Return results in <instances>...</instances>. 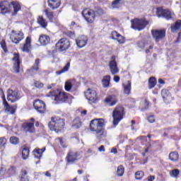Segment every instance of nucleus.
Segmentation results:
<instances>
[{
	"instance_id": "obj_1",
	"label": "nucleus",
	"mask_w": 181,
	"mask_h": 181,
	"mask_svg": "<svg viewBox=\"0 0 181 181\" xmlns=\"http://www.w3.org/2000/svg\"><path fill=\"white\" fill-rule=\"evenodd\" d=\"M0 9L3 15L9 13L11 16H16L18 12L21 11V4L18 1H12L11 4L8 1H3L0 3Z\"/></svg>"
},
{
	"instance_id": "obj_2",
	"label": "nucleus",
	"mask_w": 181,
	"mask_h": 181,
	"mask_svg": "<svg viewBox=\"0 0 181 181\" xmlns=\"http://www.w3.org/2000/svg\"><path fill=\"white\" fill-rule=\"evenodd\" d=\"M104 119H94L90 122V129L93 132H96L98 139H101L104 135V129L103 127L105 124Z\"/></svg>"
},
{
	"instance_id": "obj_3",
	"label": "nucleus",
	"mask_w": 181,
	"mask_h": 181,
	"mask_svg": "<svg viewBox=\"0 0 181 181\" xmlns=\"http://www.w3.org/2000/svg\"><path fill=\"white\" fill-rule=\"evenodd\" d=\"M49 128L58 134L64 128V120L59 117H52L49 123Z\"/></svg>"
},
{
	"instance_id": "obj_4",
	"label": "nucleus",
	"mask_w": 181,
	"mask_h": 181,
	"mask_svg": "<svg viewBox=\"0 0 181 181\" xmlns=\"http://www.w3.org/2000/svg\"><path fill=\"white\" fill-rule=\"evenodd\" d=\"M124 107L117 106L112 112L113 125L117 127L119 122L124 119Z\"/></svg>"
},
{
	"instance_id": "obj_5",
	"label": "nucleus",
	"mask_w": 181,
	"mask_h": 181,
	"mask_svg": "<svg viewBox=\"0 0 181 181\" xmlns=\"http://www.w3.org/2000/svg\"><path fill=\"white\" fill-rule=\"evenodd\" d=\"M50 96L52 97V100H54L57 103H66L69 100V93L62 92L59 90L51 92Z\"/></svg>"
},
{
	"instance_id": "obj_6",
	"label": "nucleus",
	"mask_w": 181,
	"mask_h": 181,
	"mask_svg": "<svg viewBox=\"0 0 181 181\" xmlns=\"http://www.w3.org/2000/svg\"><path fill=\"white\" fill-rule=\"evenodd\" d=\"M131 22L132 28L134 29V30H142L145 29L147 25H149V21H146L145 18H135L132 20Z\"/></svg>"
},
{
	"instance_id": "obj_7",
	"label": "nucleus",
	"mask_w": 181,
	"mask_h": 181,
	"mask_svg": "<svg viewBox=\"0 0 181 181\" xmlns=\"http://www.w3.org/2000/svg\"><path fill=\"white\" fill-rule=\"evenodd\" d=\"M70 40L67 38H61L56 44L57 50H59V52H66V50H69L71 47Z\"/></svg>"
},
{
	"instance_id": "obj_8",
	"label": "nucleus",
	"mask_w": 181,
	"mask_h": 181,
	"mask_svg": "<svg viewBox=\"0 0 181 181\" xmlns=\"http://www.w3.org/2000/svg\"><path fill=\"white\" fill-rule=\"evenodd\" d=\"M82 16L88 23H93L95 21V11L90 8H85L82 11Z\"/></svg>"
},
{
	"instance_id": "obj_9",
	"label": "nucleus",
	"mask_w": 181,
	"mask_h": 181,
	"mask_svg": "<svg viewBox=\"0 0 181 181\" xmlns=\"http://www.w3.org/2000/svg\"><path fill=\"white\" fill-rule=\"evenodd\" d=\"M23 32L12 30L10 34V39L13 43L18 45L24 39Z\"/></svg>"
},
{
	"instance_id": "obj_10",
	"label": "nucleus",
	"mask_w": 181,
	"mask_h": 181,
	"mask_svg": "<svg viewBox=\"0 0 181 181\" xmlns=\"http://www.w3.org/2000/svg\"><path fill=\"white\" fill-rule=\"evenodd\" d=\"M85 97L88 100L90 104H94V103H97L98 100V96H97V92L94 89L88 88L84 93Z\"/></svg>"
},
{
	"instance_id": "obj_11",
	"label": "nucleus",
	"mask_w": 181,
	"mask_h": 181,
	"mask_svg": "<svg viewBox=\"0 0 181 181\" xmlns=\"http://www.w3.org/2000/svg\"><path fill=\"white\" fill-rule=\"evenodd\" d=\"M157 15L158 18H160V16H163V18H165L168 21L169 19H172L173 18H175V13L168 9H163L162 8H157Z\"/></svg>"
},
{
	"instance_id": "obj_12",
	"label": "nucleus",
	"mask_w": 181,
	"mask_h": 181,
	"mask_svg": "<svg viewBox=\"0 0 181 181\" xmlns=\"http://www.w3.org/2000/svg\"><path fill=\"white\" fill-rule=\"evenodd\" d=\"M21 98V95L18 90H13L12 89H8L7 90V100L11 101V103H16L18 100Z\"/></svg>"
},
{
	"instance_id": "obj_13",
	"label": "nucleus",
	"mask_w": 181,
	"mask_h": 181,
	"mask_svg": "<svg viewBox=\"0 0 181 181\" xmlns=\"http://www.w3.org/2000/svg\"><path fill=\"white\" fill-rule=\"evenodd\" d=\"M33 106L35 110H36V111H37V112L40 114H44V112H46V104L42 100H35L33 103Z\"/></svg>"
},
{
	"instance_id": "obj_14",
	"label": "nucleus",
	"mask_w": 181,
	"mask_h": 181,
	"mask_svg": "<svg viewBox=\"0 0 181 181\" xmlns=\"http://www.w3.org/2000/svg\"><path fill=\"white\" fill-rule=\"evenodd\" d=\"M153 37L156 42H160L166 36V30H153L151 31Z\"/></svg>"
},
{
	"instance_id": "obj_15",
	"label": "nucleus",
	"mask_w": 181,
	"mask_h": 181,
	"mask_svg": "<svg viewBox=\"0 0 181 181\" xmlns=\"http://www.w3.org/2000/svg\"><path fill=\"white\" fill-rule=\"evenodd\" d=\"M0 95L4 100V104L6 107V112H8V114H13L16 111V106H10L8 105V102H6V99L5 98V93L2 89H0Z\"/></svg>"
},
{
	"instance_id": "obj_16",
	"label": "nucleus",
	"mask_w": 181,
	"mask_h": 181,
	"mask_svg": "<svg viewBox=\"0 0 181 181\" xmlns=\"http://www.w3.org/2000/svg\"><path fill=\"white\" fill-rule=\"evenodd\" d=\"M88 42V37L86 35H79L76 38V44L78 47L80 49L86 47Z\"/></svg>"
},
{
	"instance_id": "obj_17",
	"label": "nucleus",
	"mask_w": 181,
	"mask_h": 181,
	"mask_svg": "<svg viewBox=\"0 0 181 181\" xmlns=\"http://www.w3.org/2000/svg\"><path fill=\"white\" fill-rule=\"evenodd\" d=\"M30 122H25L23 124V128L25 132H35V119L31 118Z\"/></svg>"
},
{
	"instance_id": "obj_18",
	"label": "nucleus",
	"mask_w": 181,
	"mask_h": 181,
	"mask_svg": "<svg viewBox=\"0 0 181 181\" xmlns=\"http://www.w3.org/2000/svg\"><path fill=\"white\" fill-rule=\"evenodd\" d=\"M109 69L112 76H115V74H118V73H119V69H118L117 62L115 61V57H112V60L109 63Z\"/></svg>"
},
{
	"instance_id": "obj_19",
	"label": "nucleus",
	"mask_w": 181,
	"mask_h": 181,
	"mask_svg": "<svg viewBox=\"0 0 181 181\" xmlns=\"http://www.w3.org/2000/svg\"><path fill=\"white\" fill-rule=\"evenodd\" d=\"M13 69L16 73H19L21 69V60L19 59V54H14L13 57Z\"/></svg>"
},
{
	"instance_id": "obj_20",
	"label": "nucleus",
	"mask_w": 181,
	"mask_h": 181,
	"mask_svg": "<svg viewBox=\"0 0 181 181\" xmlns=\"http://www.w3.org/2000/svg\"><path fill=\"white\" fill-rule=\"evenodd\" d=\"M161 95L164 100L165 104H169L172 101V95L168 89H163L161 91Z\"/></svg>"
},
{
	"instance_id": "obj_21",
	"label": "nucleus",
	"mask_w": 181,
	"mask_h": 181,
	"mask_svg": "<svg viewBox=\"0 0 181 181\" xmlns=\"http://www.w3.org/2000/svg\"><path fill=\"white\" fill-rule=\"evenodd\" d=\"M117 102L118 100L117 99V97L115 95H110L107 97L105 100V104H107V105H108L109 107H113V105H115Z\"/></svg>"
},
{
	"instance_id": "obj_22",
	"label": "nucleus",
	"mask_w": 181,
	"mask_h": 181,
	"mask_svg": "<svg viewBox=\"0 0 181 181\" xmlns=\"http://www.w3.org/2000/svg\"><path fill=\"white\" fill-rule=\"evenodd\" d=\"M38 42L41 46H46V45H49V43H50V37L49 35L42 34L40 35Z\"/></svg>"
},
{
	"instance_id": "obj_23",
	"label": "nucleus",
	"mask_w": 181,
	"mask_h": 181,
	"mask_svg": "<svg viewBox=\"0 0 181 181\" xmlns=\"http://www.w3.org/2000/svg\"><path fill=\"white\" fill-rule=\"evenodd\" d=\"M111 36L112 39L117 40L119 43H124V42H125V38H124L123 36L118 33L117 31L112 32Z\"/></svg>"
},
{
	"instance_id": "obj_24",
	"label": "nucleus",
	"mask_w": 181,
	"mask_h": 181,
	"mask_svg": "<svg viewBox=\"0 0 181 181\" xmlns=\"http://www.w3.org/2000/svg\"><path fill=\"white\" fill-rule=\"evenodd\" d=\"M66 160H67L68 163H73V162H76V160H77V153L70 151L68 153Z\"/></svg>"
},
{
	"instance_id": "obj_25",
	"label": "nucleus",
	"mask_w": 181,
	"mask_h": 181,
	"mask_svg": "<svg viewBox=\"0 0 181 181\" xmlns=\"http://www.w3.org/2000/svg\"><path fill=\"white\" fill-rule=\"evenodd\" d=\"M31 42H32V38L30 37H27L26 40H25V42L23 45V47H22L23 52H25L26 53H28V52L32 46L30 45Z\"/></svg>"
},
{
	"instance_id": "obj_26",
	"label": "nucleus",
	"mask_w": 181,
	"mask_h": 181,
	"mask_svg": "<svg viewBox=\"0 0 181 181\" xmlns=\"http://www.w3.org/2000/svg\"><path fill=\"white\" fill-rule=\"evenodd\" d=\"M76 86V79H69L65 82L66 91H70L73 86Z\"/></svg>"
},
{
	"instance_id": "obj_27",
	"label": "nucleus",
	"mask_w": 181,
	"mask_h": 181,
	"mask_svg": "<svg viewBox=\"0 0 181 181\" xmlns=\"http://www.w3.org/2000/svg\"><path fill=\"white\" fill-rule=\"evenodd\" d=\"M48 6L51 9H57L60 6V0H48Z\"/></svg>"
},
{
	"instance_id": "obj_28",
	"label": "nucleus",
	"mask_w": 181,
	"mask_h": 181,
	"mask_svg": "<svg viewBox=\"0 0 181 181\" xmlns=\"http://www.w3.org/2000/svg\"><path fill=\"white\" fill-rule=\"evenodd\" d=\"M124 89L123 93L124 94H126L127 95H129V94H131V82L128 81L126 83L122 84Z\"/></svg>"
},
{
	"instance_id": "obj_29",
	"label": "nucleus",
	"mask_w": 181,
	"mask_h": 181,
	"mask_svg": "<svg viewBox=\"0 0 181 181\" xmlns=\"http://www.w3.org/2000/svg\"><path fill=\"white\" fill-rule=\"evenodd\" d=\"M110 81H111V76L110 75L103 77L102 84L104 88H108V87H110Z\"/></svg>"
},
{
	"instance_id": "obj_30",
	"label": "nucleus",
	"mask_w": 181,
	"mask_h": 181,
	"mask_svg": "<svg viewBox=\"0 0 181 181\" xmlns=\"http://www.w3.org/2000/svg\"><path fill=\"white\" fill-rule=\"evenodd\" d=\"M45 151H46L45 147L42 148V149H39V148L35 149L33 151L35 158H37V159H40V158H42V155Z\"/></svg>"
},
{
	"instance_id": "obj_31",
	"label": "nucleus",
	"mask_w": 181,
	"mask_h": 181,
	"mask_svg": "<svg viewBox=\"0 0 181 181\" xmlns=\"http://www.w3.org/2000/svg\"><path fill=\"white\" fill-rule=\"evenodd\" d=\"M37 23L42 28H47V21L43 18L42 16H39L37 18Z\"/></svg>"
},
{
	"instance_id": "obj_32",
	"label": "nucleus",
	"mask_w": 181,
	"mask_h": 181,
	"mask_svg": "<svg viewBox=\"0 0 181 181\" xmlns=\"http://www.w3.org/2000/svg\"><path fill=\"white\" fill-rule=\"evenodd\" d=\"M21 181H29V177L28 176V171L25 170H21V177H20Z\"/></svg>"
},
{
	"instance_id": "obj_33",
	"label": "nucleus",
	"mask_w": 181,
	"mask_h": 181,
	"mask_svg": "<svg viewBox=\"0 0 181 181\" xmlns=\"http://www.w3.org/2000/svg\"><path fill=\"white\" fill-rule=\"evenodd\" d=\"M180 28H181V21L178 20L176 21L175 25H171V30L173 32H176V30H179V29H180Z\"/></svg>"
},
{
	"instance_id": "obj_34",
	"label": "nucleus",
	"mask_w": 181,
	"mask_h": 181,
	"mask_svg": "<svg viewBox=\"0 0 181 181\" xmlns=\"http://www.w3.org/2000/svg\"><path fill=\"white\" fill-rule=\"evenodd\" d=\"M156 78L155 77H151L148 79V88L151 90L156 86Z\"/></svg>"
},
{
	"instance_id": "obj_35",
	"label": "nucleus",
	"mask_w": 181,
	"mask_h": 181,
	"mask_svg": "<svg viewBox=\"0 0 181 181\" xmlns=\"http://www.w3.org/2000/svg\"><path fill=\"white\" fill-rule=\"evenodd\" d=\"M169 158L173 162L179 160V154L176 152H171L169 154Z\"/></svg>"
},
{
	"instance_id": "obj_36",
	"label": "nucleus",
	"mask_w": 181,
	"mask_h": 181,
	"mask_svg": "<svg viewBox=\"0 0 181 181\" xmlns=\"http://www.w3.org/2000/svg\"><path fill=\"white\" fill-rule=\"evenodd\" d=\"M121 4H122V0H115L112 3V8L113 9H118L121 6Z\"/></svg>"
},
{
	"instance_id": "obj_37",
	"label": "nucleus",
	"mask_w": 181,
	"mask_h": 181,
	"mask_svg": "<svg viewBox=\"0 0 181 181\" xmlns=\"http://www.w3.org/2000/svg\"><path fill=\"white\" fill-rule=\"evenodd\" d=\"M180 175V170L178 169H174L171 171H170V176L171 177H177Z\"/></svg>"
},
{
	"instance_id": "obj_38",
	"label": "nucleus",
	"mask_w": 181,
	"mask_h": 181,
	"mask_svg": "<svg viewBox=\"0 0 181 181\" xmlns=\"http://www.w3.org/2000/svg\"><path fill=\"white\" fill-rule=\"evenodd\" d=\"M72 127H74V128H80V127H81V120L80 118H76L74 120Z\"/></svg>"
},
{
	"instance_id": "obj_39",
	"label": "nucleus",
	"mask_w": 181,
	"mask_h": 181,
	"mask_svg": "<svg viewBox=\"0 0 181 181\" xmlns=\"http://www.w3.org/2000/svg\"><path fill=\"white\" fill-rule=\"evenodd\" d=\"M22 158L24 160H26L29 158V149L28 148H24L22 151Z\"/></svg>"
},
{
	"instance_id": "obj_40",
	"label": "nucleus",
	"mask_w": 181,
	"mask_h": 181,
	"mask_svg": "<svg viewBox=\"0 0 181 181\" xmlns=\"http://www.w3.org/2000/svg\"><path fill=\"white\" fill-rule=\"evenodd\" d=\"M69 67H70V63L66 64V65L64 67V69L59 71H57L56 74L57 76H60V74H63V73H66L69 70Z\"/></svg>"
},
{
	"instance_id": "obj_41",
	"label": "nucleus",
	"mask_w": 181,
	"mask_h": 181,
	"mask_svg": "<svg viewBox=\"0 0 181 181\" xmlns=\"http://www.w3.org/2000/svg\"><path fill=\"white\" fill-rule=\"evenodd\" d=\"M45 15H47L48 19L49 20L50 22H53V12L49 11V9H45Z\"/></svg>"
},
{
	"instance_id": "obj_42",
	"label": "nucleus",
	"mask_w": 181,
	"mask_h": 181,
	"mask_svg": "<svg viewBox=\"0 0 181 181\" xmlns=\"http://www.w3.org/2000/svg\"><path fill=\"white\" fill-rule=\"evenodd\" d=\"M124 171H125V170H124V166L119 165V166L117 168V176H123Z\"/></svg>"
},
{
	"instance_id": "obj_43",
	"label": "nucleus",
	"mask_w": 181,
	"mask_h": 181,
	"mask_svg": "<svg viewBox=\"0 0 181 181\" xmlns=\"http://www.w3.org/2000/svg\"><path fill=\"white\" fill-rule=\"evenodd\" d=\"M10 143L12 144V145H18V144H19V139L16 136H11L10 138Z\"/></svg>"
},
{
	"instance_id": "obj_44",
	"label": "nucleus",
	"mask_w": 181,
	"mask_h": 181,
	"mask_svg": "<svg viewBox=\"0 0 181 181\" xmlns=\"http://www.w3.org/2000/svg\"><path fill=\"white\" fill-rule=\"evenodd\" d=\"M40 64V60L39 59H35V64L32 67L31 70H35L37 71L39 70V64Z\"/></svg>"
},
{
	"instance_id": "obj_45",
	"label": "nucleus",
	"mask_w": 181,
	"mask_h": 181,
	"mask_svg": "<svg viewBox=\"0 0 181 181\" xmlns=\"http://www.w3.org/2000/svg\"><path fill=\"white\" fill-rule=\"evenodd\" d=\"M16 172V168H15V167H10L7 170L6 173L7 175H15Z\"/></svg>"
},
{
	"instance_id": "obj_46",
	"label": "nucleus",
	"mask_w": 181,
	"mask_h": 181,
	"mask_svg": "<svg viewBox=\"0 0 181 181\" xmlns=\"http://www.w3.org/2000/svg\"><path fill=\"white\" fill-rule=\"evenodd\" d=\"M135 176H136V179L137 180H141V179H142L144 177V172H142V171H137L135 173Z\"/></svg>"
},
{
	"instance_id": "obj_47",
	"label": "nucleus",
	"mask_w": 181,
	"mask_h": 181,
	"mask_svg": "<svg viewBox=\"0 0 181 181\" xmlns=\"http://www.w3.org/2000/svg\"><path fill=\"white\" fill-rule=\"evenodd\" d=\"M6 145V139L4 137L0 138V148Z\"/></svg>"
},
{
	"instance_id": "obj_48",
	"label": "nucleus",
	"mask_w": 181,
	"mask_h": 181,
	"mask_svg": "<svg viewBox=\"0 0 181 181\" xmlns=\"http://www.w3.org/2000/svg\"><path fill=\"white\" fill-rule=\"evenodd\" d=\"M95 14L96 15V16H100L101 15L104 14V10H103L102 8H98L97 10H95Z\"/></svg>"
},
{
	"instance_id": "obj_49",
	"label": "nucleus",
	"mask_w": 181,
	"mask_h": 181,
	"mask_svg": "<svg viewBox=\"0 0 181 181\" xmlns=\"http://www.w3.org/2000/svg\"><path fill=\"white\" fill-rule=\"evenodd\" d=\"M147 120L148 121V122H150V124H153V122H155V116L153 115H150L148 117Z\"/></svg>"
},
{
	"instance_id": "obj_50",
	"label": "nucleus",
	"mask_w": 181,
	"mask_h": 181,
	"mask_svg": "<svg viewBox=\"0 0 181 181\" xmlns=\"http://www.w3.org/2000/svg\"><path fill=\"white\" fill-rule=\"evenodd\" d=\"M0 45L3 49V50H4L5 53H6V52H8V49H6V43H5V41H1L0 42Z\"/></svg>"
},
{
	"instance_id": "obj_51",
	"label": "nucleus",
	"mask_w": 181,
	"mask_h": 181,
	"mask_svg": "<svg viewBox=\"0 0 181 181\" xmlns=\"http://www.w3.org/2000/svg\"><path fill=\"white\" fill-rule=\"evenodd\" d=\"M5 168H1L0 170V177H2L3 176H5Z\"/></svg>"
},
{
	"instance_id": "obj_52",
	"label": "nucleus",
	"mask_w": 181,
	"mask_h": 181,
	"mask_svg": "<svg viewBox=\"0 0 181 181\" xmlns=\"http://www.w3.org/2000/svg\"><path fill=\"white\" fill-rule=\"evenodd\" d=\"M35 87H37V88H42V87H43V83L41 82H37L35 83Z\"/></svg>"
},
{
	"instance_id": "obj_53",
	"label": "nucleus",
	"mask_w": 181,
	"mask_h": 181,
	"mask_svg": "<svg viewBox=\"0 0 181 181\" xmlns=\"http://www.w3.org/2000/svg\"><path fill=\"white\" fill-rule=\"evenodd\" d=\"M114 81L115 83H119V76H115L113 78Z\"/></svg>"
},
{
	"instance_id": "obj_54",
	"label": "nucleus",
	"mask_w": 181,
	"mask_h": 181,
	"mask_svg": "<svg viewBox=\"0 0 181 181\" xmlns=\"http://www.w3.org/2000/svg\"><path fill=\"white\" fill-rule=\"evenodd\" d=\"M99 152H105V148H104V146H100V147L98 148Z\"/></svg>"
},
{
	"instance_id": "obj_55",
	"label": "nucleus",
	"mask_w": 181,
	"mask_h": 181,
	"mask_svg": "<svg viewBox=\"0 0 181 181\" xmlns=\"http://www.w3.org/2000/svg\"><path fill=\"white\" fill-rule=\"evenodd\" d=\"M155 180V176L151 175L148 177V181H154Z\"/></svg>"
},
{
	"instance_id": "obj_56",
	"label": "nucleus",
	"mask_w": 181,
	"mask_h": 181,
	"mask_svg": "<svg viewBox=\"0 0 181 181\" xmlns=\"http://www.w3.org/2000/svg\"><path fill=\"white\" fill-rule=\"evenodd\" d=\"M144 105L146 107L145 108H148V107L149 106V102H148V100H145Z\"/></svg>"
},
{
	"instance_id": "obj_57",
	"label": "nucleus",
	"mask_w": 181,
	"mask_h": 181,
	"mask_svg": "<svg viewBox=\"0 0 181 181\" xmlns=\"http://www.w3.org/2000/svg\"><path fill=\"white\" fill-rule=\"evenodd\" d=\"M58 141H59V144L62 145V146L63 148H64L65 146H64V144H63V141L62 140V139L59 138Z\"/></svg>"
},
{
	"instance_id": "obj_58",
	"label": "nucleus",
	"mask_w": 181,
	"mask_h": 181,
	"mask_svg": "<svg viewBox=\"0 0 181 181\" xmlns=\"http://www.w3.org/2000/svg\"><path fill=\"white\" fill-rule=\"evenodd\" d=\"M117 148H113L112 150H111V153H117Z\"/></svg>"
},
{
	"instance_id": "obj_59",
	"label": "nucleus",
	"mask_w": 181,
	"mask_h": 181,
	"mask_svg": "<svg viewBox=\"0 0 181 181\" xmlns=\"http://www.w3.org/2000/svg\"><path fill=\"white\" fill-rule=\"evenodd\" d=\"M158 83H159V84H165V81L163 80H162V78L158 79Z\"/></svg>"
},
{
	"instance_id": "obj_60",
	"label": "nucleus",
	"mask_w": 181,
	"mask_h": 181,
	"mask_svg": "<svg viewBox=\"0 0 181 181\" xmlns=\"http://www.w3.org/2000/svg\"><path fill=\"white\" fill-rule=\"evenodd\" d=\"M45 176H47V177H50L52 176V175L50 174V173L46 172Z\"/></svg>"
},
{
	"instance_id": "obj_61",
	"label": "nucleus",
	"mask_w": 181,
	"mask_h": 181,
	"mask_svg": "<svg viewBox=\"0 0 181 181\" xmlns=\"http://www.w3.org/2000/svg\"><path fill=\"white\" fill-rule=\"evenodd\" d=\"M81 114H83V115H86L87 114V110L82 111Z\"/></svg>"
},
{
	"instance_id": "obj_62",
	"label": "nucleus",
	"mask_w": 181,
	"mask_h": 181,
	"mask_svg": "<svg viewBox=\"0 0 181 181\" xmlns=\"http://www.w3.org/2000/svg\"><path fill=\"white\" fill-rule=\"evenodd\" d=\"M148 151H149V147H147V148L145 149L144 152H145V153H148Z\"/></svg>"
},
{
	"instance_id": "obj_63",
	"label": "nucleus",
	"mask_w": 181,
	"mask_h": 181,
	"mask_svg": "<svg viewBox=\"0 0 181 181\" xmlns=\"http://www.w3.org/2000/svg\"><path fill=\"white\" fill-rule=\"evenodd\" d=\"M78 175H81L83 173V170H78Z\"/></svg>"
},
{
	"instance_id": "obj_64",
	"label": "nucleus",
	"mask_w": 181,
	"mask_h": 181,
	"mask_svg": "<svg viewBox=\"0 0 181 181\" xmlns=\"http://www.w3.org/2000/svg\"><path fill=\"white\" fill-rule=\"evenodd\" d=\"M132 125H135V120H132Z\"/></svg>"
}]
</instances>
